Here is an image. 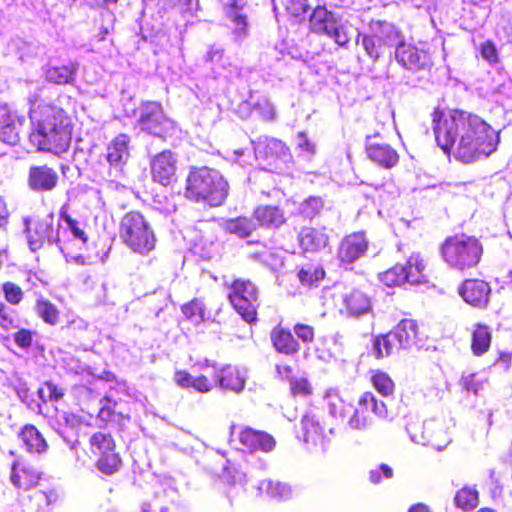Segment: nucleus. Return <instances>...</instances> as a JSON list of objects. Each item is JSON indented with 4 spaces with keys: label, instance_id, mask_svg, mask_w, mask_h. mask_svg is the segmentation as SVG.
Segmentation results:
<instances>
[{
    "label": "nucleus",
    "instance_id": "473e14b6",
    "mask_svg": "<svg viewBox=\"0 0 512 512\" xmlns=\"http://www.w3.org/2000/svg\"><path fill=\"white\" fill-rule=\"evenodd\" d=\"M325 277L323 266L315 261L301 264L297 269V278L302 286L313 287Z\"/></svg>",
    "mask_w": 512,
    "mask_h": 512
},
{
    "label": "nucleus",
    "instance_id": "f257e3e1",
    "mask_svg": "<svg viewBox=\"0 0 512 512\" xmlns=\"http://www.w3.org/2000/svg\"><path fill=\"white\" fill-rule=\"evenodd\" d=\"M435 141L447 156L472 163L494 152L499 142L497 132L479 115L460 108L446 112L435 107L431 113Z\"/></svg>",
    "mask_w": 512,
    "mask_h": 512
},
{
    "label": "nucleus",
    "instance_id": "20e7f679",
    "mask_svg": "<svg viewBox=\"0 0 512 512\" xmlns=\"http://www.w3.org/2000/svg\"><path fill=\"white\" fill-rule=\"evenodd\" d=\"M119 238L133 253L146 256L156 247L157 238L147 217L140 211L130 210L119 221Z\"/></svg>",
    "mask_w": 512,
    "mask_h": 512
},
{
    "label": "nucleus",
    "instance_id": "393cba45",
    "mask_svg": "<svg viewBox=\"0 0 512 512\" xmlns=\"http://www.w3.org/2000/svg\"><path fill=\"white\" fill-rule=\"evenodd\" d=\"M270 341L277 353L286 356H293L301 349L299 341L291 330L281 324H277L270 331Z\"/></svg>",
    "mask_w": 512,
    "mask_h": 512
},
{
    "label": "nucleus",
    "instance_id": "e433bc0d",
    "mask_svg": "<svg viewBox=\"0 0 512 512\" xmlns=\"http://www.w3.org/2000/svg\"><path fill=\"white\" fill-rule=\"evenodd\" d=\"M224 227L229 233L235 234L241 238L250 236L251 233L257 229L253 215L251 217L238 216L227 219L224 223Z\"/></svg>",
    "mask_w": 512,
    "mask_h": 512
},
{
    "label": "nucleus",
    "instance_id": "412c9836",
    "mask_svg": "<svg viewBox=\"0 0 512 512\" xmlns=\"http://www.w3.org/2000/svg\"><path fill=\"white\" fill-rule=\"evenodd\" d=\"M490 293L491 287L489 283L478 278L466 279L459 288V294L463 300L477 308L487 306Z\"/></svg>",
    "mask_w": 512,
    "mask_h": 512
},
{
    "label": "nucleus",
    "instance_id": "2f4dec72",
    "mask_svg": "<svg viewBox=\"0 0 512 512\" xmlns=\"http://www.w3.org/2000/svg\"><path fill=\"white\" fill-rule=\"evenodd\" d=\"M492 343V332L488 325L476 323L471 329V352L474 356L486 354Z\"/></svg>",
    "mask_w": 512,
    "mask_h": 512
},
{
    "label": "nucleus",
    "instance_id": "39448f33",
    "mask_svg": "<svg viewBox=\"0 0 512 512\" xmlns=\"http://www.w3.org/2000/svg\"><path fill=\"white\" fill-rule=\"evenodd\" d=\"M483 251L479 238L464 233L447 237L440 247L443 260L458 270L476 267L481 261Z\"/></svg>",
    "mask_w": 512,
    "mask_h": 512
},
{
    "label": "nucleus",
    "instance_id": "3c124183",
    "mask_svg": "<svg viewBox=\"0 0 512 512\" xmlns=\"http://www.w3.org/2000/svg\"><path fill=\"white\" fill-rule=\"evenodd\" d=\"M35 336V331L27 328H20L14 333L13 340L19 348L27 350L32 346Z\"/></svg>",
    "mask_w": 512,
    "mask_h": 512
},
{
    "label": "nucleus",
    "instance_id": "a19ab883",
    "mask_svg": "<svg viewBox=\"0 0 512 512\" xmlns=\"http://www.w3.org/2000/svg\"><path fill=\"white\" fill-rule=\"evenodd\" d=\"M407 275L403 264H395L379 274V280L389 288L399 287L407 283Z\"/></svg>",
    "mask_w": 512,
    "mask_h": 512
},
{
    "label": "nucleus",
    "instance_id": "4d7b16f0",
    "mask_svg": "<svg viewBox=\"0 0 512 512\" xmlns=\"http://www.w3.org/2000/svg\"><path fill=\"white\" fill-rule=\"evenodd\" d=\"M293 332L296 339L302 341L304 344H310L315 339V330L312 326L304 323H296L293 326Z\"/></svg>",
    "mask_w": 512,
    "mask_h": 512
},
{
    "label": "nucleus",
    "instance_id": "09e8293b",
    "mask_svg": "<svg viewBox=\"0 0 512 512\" xmlns=\"http://www.w3.org/2000/svg\"><path fill=\"white\" fill-rule=\"evenodd\" d=\"M18 327L16 311L5 302L0 301V328L4 331Z\"/></svg>",
    "mask_w": 512,
    "mask_h": 512
},
{
    "label": "nucleus",
    "instance_id": "4468645a",
    "mask_svg": "<svg viewBox=\"0 0 512 512\" xmlns=\"http://www.w3.org/2000/svg\"><path fill=\"white\" fill-rule=\"evenodd\" d=\"M42 472L31 461L18 458L11 465L10 479L19 490L29 491L39 485Z\"/></svg>",
    "mask_w": 512,
    "mask_h": 512
},
{
    "label": "nucleus",
    "instance_id": "a211bd4d",
    "mask_svg": "<svg viewBox=\"0 0 512 512\" xmlns=\"http://www.w3.org/2000/svg\"><path fill=\"white\" fill-rule=\"evenodd\" d=\"M297 438L307 446L322 445L325 441V425L322 417L317 413H306L301 419Z\"/></svg>",
    "mask_w": 512,
    "mask_h": 512
},
{
    "label": "nucleus",
    "instance_id": "ea45409f",
    "mask_svg": "<svg viewBox=\"0 0 512 512\" xmlns=\"http://www.w3.org/2000/svg\"><path fill=\"white\" fill-rule=\"evenodd\" d=\"M35 312L44 323L50 326H55L59 323V309L56 305L42 296H40L36 301Z\"/></svg>",
    "mask_w": 512,
    "mask_h": 512
},
{
    "label": "nucleus",
    "instance_id": "aec40b11",
    "mask_svg": "<svg viewBox=\"0 0 512 512\" xmlns=\"http://www.w3.org/2000/svg\"><path fill=\"white\" fill-rule=\"evenodd\" d=\"M238 441L245 451L248 452H270L276 446L274 437L262 430H256L245 426L239 430Z\"/></svg>",
    "mask_w": 512,
    "mask_h": 512
},
{
    "label": "nucleus",
    "instance_id": "a878e982",
    "mask_svg": "<svg viewBox=\"0 0 512 512\" xmlns=\"http://www.w3.org/2000/svg\"><path fill=\"white\" fill-rule=\"evenodd\" d=\"M252 215L257 229H276L286 222L284 212L278 206H258Z\"/></svg>",
    "mask_w": 512,
    "mask_h": 512
},
{
    "label": "nucleus",
    "instance_id": "bf43d9fd",
    "mask_svg": "<svg viewBox=\"0 0 512 512\" xmlns=\"http://www.w3.org/2000/svg\"><path fill=\"white\" fill-rule=\"evenodd\" d=\"M266 156L273 158L276 157H288L290 155L289 148L280 140L273 139L266 145Z\"/></svg>",
    "mask_w": 512,
    "mask_h": 512
},
{
    "label": "nucleus",
    "instance_id": "7c9ffc66",
    "mask_svg": "<svg viewBox=\"0 0 512 512\" xmlns=\"http://www.w3.org/2000/svg\"><path fill=\"white\" fill-rule=\"evenodd\" d=\"M391 332L402 350L409 349L417 343L418 324L415 320L403 319Z\"/></svg>",
    "mask_w": 512,
    "mask_h": 512
},
{
    "label": "nucleus",
    "instance_id": "5fc2aeb1",
    "mask_svg": "<svg viewBox=\"0 0 512 512\" xmlns=\"http://www.w3.org/2000/svg\"><path fill=\"white\" fill-rule=\"evenodd\" d=\"M285 9L290 16L302 18L309 10V2L308 0H287Z\"/></svg>",
    "mask_w": 512,
    "mask_h": 512
},
{
    "label": "nucleus",
    "instance_id": "0e129e2a",
    "mask_svg": "<svg viewBox=\"0 0 512 512\" xmlns=\"http://www.w3.org/2000/svg\"><path fill=\"white\" fill-rule=\"evenodd\" d=\"M16 121V115L7 103H0V126Z\"/></svg>",
    "mask_w": 512,
    "mask_h": 512
},
{
    "label": "nucleus",
    "instance_id": "69168bd1",
    "mask_svg": "<svg viewBox=\"0 0 512 512\" xmlns=\"http://www.w3.org/2000/svg\"><path fill=\"white\" fill-rule=\"evenodd\" d=\"M276 372L282 379H288L293 374V367L288 364L277 365Z\"/></svg>",
    "mask_w": 512,
    "mask_h": 512
},
{
    "label": "nucleus",
    "instance_id": "f704fd0d",
    "mask_svg": "<svg viewBox=\"0 0 512 512\" xmlns=\"http://www.w3.org/2000/svg\"><path fill=\"white\" fill-rule=\"evenodd\" d=\"M219 386L224 390L240 392L245 386V379L236 367L230 365L222 368L217 376Z\"/></svg>",
    "mask_w": 512,
    "mask_h": 512
},
{
    "label": "nucleus",
    "instance_id": "49530a36",
    "mask_svg": "<svg viewBox=\"0 0 512 512\" xmlns=\"http://www.w3.org/2000/svg\"><path fill=\"white\" fill-rule=\"evenodd\" d=\"M184 316L191 320L203 321L205 315V306L201 299L193 298L181 307Z\"/></svg>",
    "mask_w": 512,
    "mask_h": 512
},
{
    "label": "nucleus",
    "instance_id": "6e6552de",
    "mask_svg": "<svg viewBox=\"0 0 512 512\" xmlns=\"http://www.w3.org/2000/svg\"><path fill=\"white\" fill-rule=\"evenodd\" d=\"M135 113L141 130L155 137L165 138L174 128V122L167 117L162 104L158 101L142 102Z\"/></svg>",
    "mask_w": 512,
    "mask_h": 512
},
{
    "label": "nucleus",
    "instance_id": "864d4df0",
    "mask_svg": "<svg viewBox=\"0 0 512 512\" xmlns=\"http://www.w3.org/2000/svg\"><path fill=\"white\" fill-rule=\"evenodd\" d=\"M479 52L481 57L490 65H496L500 61L498 49L491 40L483 42L480 45Z\"/></svg>",
    "mask_w": 512,
    "mask_h": 512
},
{
    "label": "nucleus",
    "instance_id": "e2e57ef3",
    "mask_svg": "<svg viewBox=\"0 0 512 512\" xmlns=\"http://www.w3.org/2000/svg\"><path fill=\"white\" fill-rule=\"evenodd\" d=\"M193 378L194 376L185 370H177L173 376L174 382L183 389L192 388Z\"/></svg>",
    "mask_w": 512,
    "mask_h": 512
},
{
    "label": "nucleus",
    "instance_id": "37998d69",
    "mask_svg": "<svg viewBox=\"0 0 512 512\" xmlns=\"http://www.w3.org/2000/svg\"><path fill=\"white\" fill-rule=\"evenodd\" d=\"M324 207L320 197H309L303 201L299 212L304 219L313 220L320 215Z\"/></svg>",
    "mask_w": 512,
    "mask_h": 512
},
{
    "label": "nucleus",
    "instance_id": "c85d7f7f",
    "mask_svg": "<svg viewBox=\"0 0 512 512\" xmlns=\"http://www.w3.org/2000/svg\"><path fill=\"white\" fill-rule=\"evenodd\" d=\"M407 275V283L420 285L429 282L427 264L420 254H412L403 265Z\"/></svg>",
    "mask_w": 512,
    "mask_h": 512
},
{
    "label": "nucleus",
    "instance_id": "f8f14e48",
    "mask_svg": "<svg viewBox=\"0 0 512 512\" xmlns=\"http://www.w3.org/2000/svg\"><path fill=\"white\" fill-rule=\"evenodd\" d=\"M395 58L402 67L413 72L429 69L433 65V53L429 48H419L405 42L396 46Z\"/></svg>",
    "mask_w": 512,
    "mask_h": 512
},
{
    "label": "nucleus",
    "instance_id": "680f3d73",
    "mask_svg": "<svg viewBox=\"0 0 512 512\" xmlns=\"http://www.w3.org/2000/svg\"><path fill=\"white\" fill-rule=\"evenodd\" d=\"M192 389L199 393H208L213 389V383L207 376L199 375L193 378Z\"/></svg>",
    "mask_w": 512,
    "mask_h": 512
},
{
    "label": "nucleus",
    "instance_id": "6e6d98bb",
    "mask_svg": "<svg viewBox=\"0 0 512 512\" xmlns=\"http://www.w3.org/2000/svg\"><path fill=\"white\" fill-rule=\"evenodd\" d=\"M48 392V400L53 402L60 401L65 395V389L51 380L45 381L43 386L38 390L40 397L44 390Z\"/></svg>",
    "mask_w": 512,
    "mask_h": 512
},
{
    "label": "nucleus",
    "instance_id": "774afa93",
    "mask_svg": "<svg viewBox=\"0 0 512 512\" xmlns=\"http://www.w3.org/2000/svg\"><path fill=\"white\" fill-rule=\"evenodd\" d=\"M8 216L9 211L7 208V204L4 201L3 197L0 196V226H3L7 223Z\"/></svg>",
    "mask_w": 512,
    "mask_h": 512
},
{
    "label": "nucleus",
    "instance_id": "5701e85b",
    "mask_svg": "<svg viewBox=\"0 0 512 512\" xmlns=\"http://www.w3.org/2000/svg\"><path fill=\"white\" fill-rule=\"evenodd\" d=\"M298 244L304 252L317 253L329 245L326 227H303L298 233Z\"/></svg>",
    "mask_w": 512,
    "mask_h": 512
},
{
    "label": "nucleus",
    "instance_id": "58836bf2",
    "mask_svg": "<svg viewBox=\"0 0 512 512\" xmlns=\"http://www.w3.org/2000/svg\"><path fill=\"white\" fill-rule=\"evenodd\" d=\"M373 348L378 359L388 357L402 350L391 331L377 336L373 342Z\"/></svg>",
    "mask_w": 512,
    "mask_h": 512
},
{
    "label": "nucleus",
    "instance_id": "72a5a7b5",
    "mask_svg": "<svg viewBox=\"0 0 512 512\" xmlns=\"http://www.w3.org/2000/svg\"><path fill=\"white\" fill-rule=\"evenodd\" d=\"M19 438L32 453H42L48 447L46 440L34 425H25L19 432Z\"/></svg>",
    "mask_w": 512,
    "mask_h": 512
},
{
    "label": "nucleus",
    "instance_id": "603ef678",
    "mask_svg": "<svg viewBox=\"0 0 512 512\" xmlns=\"http://www.w3.org/2000/svg\"><path fill=\"white\" fill-rule=\"evenodd\" d=\"M394 476L393 469L387 464H380L378 467L371 469L368 473V479L371 484L378 485L382 479H391Z\"/></svg>",
    "mask_w": 512,
    "mask_h": 512
},
{
    "label": "nucleus",
    "instance_id": "f03ea898",
    "mask_svg": "<svg viewBox=\"0 0 512 512\" xmlns=\"http://www.w3.org/2000/svg\"><path fill=\"white\" fill-rule=\"evenodd\" d=\"M28 139L37 152L59 156L71 146L74 120L64 108L46 101L41 89L28 96Z\"/></svg>",
    "mask_w": 512,
    "mask_h": 512
},
{
    "label": "nucleus",
    "instance_id": "6ab92c4d",
    "mask_svg": "<svg viewBox=\"0 0 512 512\" xmlns=\"http://www.w3.org/2000/svg\"><path fill=\"white\" fill-rule=\"evenodd\" d=\"M369 241L364 232H353L342 238L338 245L337 255L342 263H353L368 250Z\"/></svg>",
    "mask_w": 512,
    "mask_h": 512
},
{
    "label": "nucleus",
    "instance_id": "79ce46f5",
    "mask_svg": "<svg viewBox=\"0 0 512 512\" xmlns=\"http://www.w3.org/2000/svg\"><path fill=\"white\" fill-rule=\"evenodd\" d=\"M361 38V44L367 55L373 60H378L383 56L386 47L380 42L373 34H359L358 39Z\"/></svg>",
    "mask_w": 512,
    "mask_h": 512
},
{
    "label": "nucleus",
    "instance_id": "052dcab7",
    "mask_svg": "<svg viewBox=\"0 0 512 512\" xmlns=\"http://www.w3.org/2000/svg\"><path fill=\"white\" fill-rule=\"evenodd\" d=\"M60 215L61 218L67 223V225L71 229L73 235L79 240H81L83 243H86L88 241V237L86 233L79 227V223L65 211H61Z\"/></svg>",
    "mask_w": 512,
    "mask_h": 512
},
{
    "label": "nucleus",
    "instance_id": "cd10ccee",
    "mask_svg": "<svg viewBox=\"0 0 512 512\" xmlns=\"http://www.w3.org/2000/svg\"><path fill=\"white\" fill-rule=\"evenodd\" d=\"M78 69L79 64L75 61H69L67 64L59 66H50L45 71V78L49 83L55 85H71L75 82Z\"/></svg>",
    "mask_w": 512,
    "mask_h": 512
},
{
    "label": "nucleus",
    "instance_id": "4be33fe9",
    "mask_svg": "<svg viewBox=\"0 0 512 512\" xmlns=\"http://www.w3.org/2000/svg\"><path fill=\"white\" fill-rule=\"evenodd\" d=\"M93 413L82 408L69 409L62 414V421L58 423V433L69 441L70 434H78L82 427H91Z\"/></svg>",
    "mask_w": 512,
    "mask_h": 512
},
{
    "label": "nucleus",
    "instance_id": "9b49d317",
    "mask_svg": "<svg viewBox=\"0 0 512 512\" xmlns=\"http://www.w3.org/2000/svg\"><path fill=\"white\" fill-rule=\"evenodd\" d=\"M384 419L387 418L388 408L385 402L379 400L372 392H363L358 400L352 416L349 419V424L354 429H361L367 425L370 420V414Z\"/></svg>",
    "mask_w": 512,
    "mask_h": 512
},
{
    "label": "nucleus",
    "instance_id": "2eb2a0df",
    "mask_svg": "<svg viewBox=\"0 0 512 512\" xmlns=\"http://www.w3.org/2000/svg\"><path fill=\"white\" fill-rule=\"evenodd\" d=\"M340 313L350 318L372 314V296L362 287L353 288L343 295Z\"/></svg>",
    "mask_w": 512,
    "mask_h": 512
},
{
    "label": "nucleus",
    "instance_id": "ddd939ff",
    "mask_svg": "<svg viewBox=\"0 0 512 512\" xmlns=\"http://www.w3.org/2000/svg\"><path fill=\"white\" fill-rule=\"evenodd\" d=\"M150 173L153 182L170 186L177 182V158L171 150H163L150 160Z\"/></svg>",
    "mask_w": 512,
    "mask_h": 512
},
{
    "label": "nucleus",
    "instance_id": "1a4fd4ad",
    "mask_svg": "<svg viewBox=\"0 0 512 512\" xmlns=\"http://www.w3.org/2000/svg\"><path fill=\"white\" fill-rule=\"evenodd\" d=\"M309 29L317 35H326L339 46H345L350 41L346 28L325 5L314 7L309 17Z\"/></svg>",
    "mask_w": 512,
    "mask_h": 512
},
{
    "label": "nucleus",
    "instance_id": "f3484780",
    "mask_svg": "<svg viewBox=\"0 0 512 512\" xmlns=\"http://www.w3.org/2000/svg\"><path fill=\"white\" fill-rule=\"evenodd\" d=\"M57 171L47 164L31 166L28 171L27 185L38 193L51 192L59 184Z\"/></svg>",
    "mask_w": 512,
    "mask_h": 512
},
{
    "label": "nucleus",
    "instance_id": "bb28decb",
    "mask_svg": "<svg viewBox=\"0 0 512 512\" xmlns=\"http://www.w3.org/2000/svg\"><path fill=\"white\" fill-rule=\"evenodd\" d=\"M369 25L372 34L376 36V38L380 40L386 48H390L394 45H398L400 42H403L401 40V32L394 24L385 20H371Z\"/></svg>",
    "mask_w": 512,
    "mask_h": 512
},
{
    "label": "nucleus",
    "instance_id": "13d9d810",
    "mask_svg": "<svg viewBox=\"0 0 512 512\" xmlns=\"http://www.w3.org/2000/svg\"><path fill=\"white\" fill-rule=\"evenodd\" d=\"M484 380L478 374H469L461 379V385L467 393L477 395L483 388Z\"/></svg>",
    "mask_w": 512,
    "mask_h": 512
},
{
    "label": "nucleus",
    "instance_id": "4c0bfd02",
    "mask_svg": "<svg viewBox=\"0 0 512 512\" xmlns=\"http://www.w3.org/2000/svg\"><path fill=\"white\" fill-rule=\"evenodd\" d=\"M479 504V491L468 485L459 489L454 496V505L463 510L471 511Z\"/></svg>",
    "mask_w": 512,
    "mask_h": 512
},
{
    "label": "nucleus",
    "instance_id": "7ed1b4c3",
    "mask_svg": "<svg viewBox=\"0 0 512 512\" xmlns=\"http://www.w3.org/2000/svg\"><path fill=\"white\" fill-rule=\"evenodd\" d=\"M229 184L216 169L207 166L190 167L184 187L187 200L209 207H219L227 199Z\"/></svg>",
    "mask_w": 512,
    "mask_h": 512
},
{
    "label": "nucleus",
    "instance_id": "c03bdc74",
    "mask_svg": "<svg viewBox=\"0 0 512 512\" xmlns=\"http://www.w3.org/2000/svg\"><path fill=\"white\" fill-rule=\"evenodd\" d=\"M57 499L58 495L54 490H39L30 496V500L34 502L38 512H43L46 508L55 504Z\"/></svg>",
    "mask_w": 512,
    "mask_h": 512
},
{
    "label": "nucleus",
    "instance_id": "9d476101",
    "mask_svg": "<svg viewBox=\"0 0 512 512\" xmlns=\"http://www.w3.org/2000/svg\"><path fill=\"white\" fill-rule=\"evenodd\" d=\"M23 223L28 245L32 251H37L45 244H51L53 241H59L54 229V218L51 214L37 219L25 217Z\"/></svg>",
    "mask_w": 512,
    "mask_h": 512
},
{
    "label": "nucleus",
    "instance_id": "8fccbe9b",
    "mask_svg": "<svg viewBox=\"0 0 512 512\" xmlns=\"http://www.w3.org/2000/svg\"><path fill=\"white\" fill-rule=\"evenodd\" d=\"M289 388L294 397H307L313 393L312 384L306 377L291 379L289 381Z\"/></svg>",
    "mask_w": 512,
    "mask_h": 512
},
{
    "label": "nucleus",
    "instance_id": "423d86ee",
    "mask_svg": "<svg viewBox=\"0 0 512 512\" xmlns=\"http://www.w3.org/2000/svg\"><path fill=\"white\" fill-rule=\"evenodd\" d=\"M227 300L234 311L247 323L258 321L260 289L249 278L235 277L226 284Z\"/></svg>",
    "mask_w": 512,
    "mask_h": 512
},
{
    "label": "nucleus",
    "instance_id": "c9c22d12",
    "mask_svg": "<svg viewBox=\"0 0 512 512\" xmlns=\"http://www.w3.org/2000/svg\"><path fill=\"white\" fill-rule=\"evenodd\" d=\"M370 383L372 387L383 397L393 396L395 393V382L391 376L383 370H370Z\"/></svg>",
    "mask_w": 512,
    "mask_h": 512
},
{
    "label": "nucleus",
    "instance_id": "0eeeda50",
    "mask_svg": "<svg viewBox=\"0 0 512 512\" xmlns=\"http://www.w3.org/2000/svg\"><path fill=\"white\" fill-rule=\"evenodd\" d=\"M89 452L95 458V469L105 477H113L123 467V459L117 451L114 436L106 431L99 430L91 434L88 440Z\"/></svg>",
    "mask_w": 512,
    "mask_h": 512
},
{
    "label": "nucleus",
    "instance_id": "c756f323",
    "mask_svg": "<svg viewBox=\"0 0 512 512\" xmlns=\"http://www.w3.org/2000/svg\"><path fill=\"white\" fill-rule=\"evenodd\" d=\"M246 3L243 0H229L225 5V15L234 24L233 33L239 37L248 31L247 15L243 13Z\"/></svg>",
    "mask_w": 512,
    "mask_h": 512
},
{
    "label": "nucleus",
    "instance_id": "338daca9",
    "mask_svg": "<svg viewBox=\"0 0 512 512\" xmlns=\"http://www.w3.org/2000/svg\"><path fill=\"white\" fill-rule=\"evenodd\" d=\"M114 414L113 408L109 406H102L98 411V416L104 421L112 420Z\"/></svg>",
    "mask_w": 512,
    "mask_h": 512
},
{
    "label": "nucleus",
    "instance_id": "a18cd8bd",
    "mask_svg": "<svg viewBox=\"0 0 512 512\" xmlns=\"http://www.w3.org/2000/svg\"><path fill=\"white\" fill-rule=\"evenodd\" d=\"M1 290L3 292L5 301L10 305L17 306L24 299V291L18 284L14 282H4L1 285Z\"/></svg>",
    "mask_w": 512,
    "mask_h": 512
},
{
    "label": "nucleus",
    "instance_id": "b1692460",
    "mask_svg": "<svg viewBox=\"0 0 512 512\" xmlns=\"http://www.w3.org/2000/svg\"><path fill=\"white\" fill-rule=\"evenodd\" d=\"M129 143L130 137L125 133H120L108 144L106 160L110 169L123 172V167L130 156Z\"/></svg>",
    "mask_w": 512,
    "mask_h": 512
},
{
    "label": "nucleus",
    "instance_id": "de8ad7c7",
    "mask_svg": "<svg viewBox=\"0 0 512 512\" xmlns=\"http://www.w3.org/2000/svg\"><path fill=\"white\" fill-rule=\"evenodd\" d=\"M19 126L16 121L0 126V141L10 146L18 145L21 141Z\"/></svg>",
    "mask_w": 512,
    "mask_h": 512
},
{
    "label": "nucleus",
    "instance_id": "dca6fc26",
    "mask_svg": "<svg viewBox=\"0 0 512 512\" xmlns=\"http://www.w3.org/2000/svg\"><path fill=\"white\" fill-rule=\"evenodd\" d=\"M365 150L371 161L385 169H391L399 162L397 151L384 142L378 134L366 138Z\"/></svg>",
    "mask_w": 512,
    "mask_h": 512
}]
</instances>
